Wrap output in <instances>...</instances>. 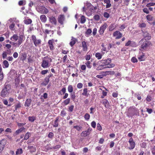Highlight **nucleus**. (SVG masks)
Listing matches in <instances>:
<instances>
[{
	"label": "nucleus",
	"instance_id": "obj_44",
	"mask_svg": "<svg viewBox=\"0 0 155 155\" xmlns=\"http://www.w3.org/2000/svg\"><path fill=\"white\" fill-rule=\"evenodd\" d=\"M66 91V89L65 87H63L61 90L58 92V94L59 95L61 94V92H62L63 93V94H64L65 93Z\"/></svg>",
	"mask_w": 155,
	"mask_h": 155
},
{
	"label": "nucleus",
	"instance_id": "obj_1",
	"mask_svg": "<svg viewBox=\"0 0 155 155\" xmlns=\"http://www.w3.org/2000/svg\"><path fill=\"white\" fill-rule=\"evenodd\" d=\"M11 90V86L9 84H5L1 92V96L5 97L8 96Z\"/></svg>",
	"mask_w": 155,
	"mask_h": 155
},
{
	"label": "nucleus",
	"instance_id": "obj_23",
	"mask_svg": "<svg viewBox=\"0 0 155 155\" xmlns=\"http://www.w3.org/2000/svg\"><path fill=\"white\" fill-rule=\"evenodd\" d=\"M31 100V99H27L26 101L25 104V107H29L30 105Z\"/></svg>",
	"mask_w": 155,
	"mask_h": 155
},
{
	"label": "nucleus",
	"instance_id": "obj_28",
	"mask_svg": "<svg viewBox=\"0 0 155 155\" xmlns=\"http://www.w3.org/2000/svg\"><path fill=\"white\" fill-rule=\"evenodd\" d=\"M24 36V35H20L18 38V41L19 44H21L23 41Z\"/></svg>",
	"mask_w": 155,
	"mask_h": 155
},
{
	"label": "nucleus",
	"instance_id": "obj_4",
	"mask_svg": "<svg viewBox=\"0 0 155 155\" xmlns=\"http://www.w3.org/2000/svg\"><path fill=\"white\" fill-rule=\"evenodd\" d=\"M151 45V43L149 41H145L143 42L139 48L140 50L143 51L147 50V48Z\"/></svg>",
	"mask_w": 155,
	"mask_h": 155
},
{
	"label": "nucleus",
	"instance_id": "obj_62",
	"mask_svg": "<svg viewBox=\"0 0 155 155\" xmlns=\"http://www.w3.org/2000/svg\"><path fill=\"white\" fill-rule=\"evenodd\" d=\"M143 11L147 14H148L149 13L148 9L147 8H144L143 10Z\"/></svg>",
	"mask_w": 155,
	"mask_h": 155
},
{
	"label": "nucleus",
	"instance_id": "obj_21",
	"mask_svg": "<svg viewBox=\"0 0 155 155\" xmlns=\"http://www.w3.org/2000/svg\"><path fill=\"white\" fill-rule=\"evenodd\" d=\"M104 2L106 4V7L107 8H109L111 7V5L110 0H104Z\"/></svg>",
	"mask_w": 155,
	"mask_h": 155
},
{
	"label": "nucleus",
	"instance_id": "obj_40",
	"mask_svg": "<svg viewBox=\"0 0 155 155\" xmlns=\"http://www.w3.org/2000/svg\"><path fill=\"white\" fill-rule=\"evenodd\" d=\"M68 91L69 93H71L73 91V87L72 85H68Z\"/></svg>",
	"mask_w": 155,
	"mask_h": 155
},
{
	"label": "nucleus",
	"instance_id": "obj_52",
	"mask_svg": "<svg viewBox=\"0 0 155 155\" xmlns=\"http://www.w3.org/2000/svg\"><path fill=\"white\" fill-rule=\"evenodd\" d=\"M66 112L65 110H62L61 111L60 115L61 116L64 117L66 116Z\"/></svg>",
	"mask_w": 155,
	"mask_h": 155
},
{
	"label": "nucleus",
	"instance_id": "obj_34",
	"mask_svg": "<svg viewBox=\"0 0 155 155\" xmlns=\"http://www.w3.org/2000/svg\"><path fill=\"white\" fill-rule=\"evenodd\" d=\"M23 150L22 148H18L17 149L16 152V154L17 155L21 154L23 153Z\"/></svg>",
	"mask_w": 155,
	"mask_h": 155
},
{
	"label": "nucleus",
	"instance_id": "obj_20",
	"mask_svg": "<svg viewBox=\"0 0 155 155\" xmlns=\"http://www.w3.org/2000/svg\"><path fill=\"white\" fill-rule=\"evenodd\" d=\"M102 103L106 107H109V103L108 101L106 99H104L102 101Z\"/></svg>",
	"mask_w": 155,
	"mask_h": 155
},
{
	"label": "nucleus",
	"instance_id": "obj_36",
	"mask_svg": "<svg viewBox=\"0 0 155 155\" xmlns=\"http://www.w3.org/2000/svg\"><path fill=\"white\" fill-rule=\"evenodd\" d=\"M25 128L24 127H21L20 128H19L16 130L15 132V133L16 135H18L23 130L25 129Z\"/></svg>",
	"mask_w": 155,
	"mask_h": 155
},
{
	"label": "nucleus",
	"instance_id": "obj_33",
	"mask_svg": "<svg viewBox=\"0 0 155 155\" xmlns=\"http://www.w3.org/2000/svg\"><path fill=\"white\" fill-rule=\"evenodd\" d=\"M36 118V117L34 116H29L28 117V119L29 121L33 122L35 120Z\"/></svg>",
	"mask_w": 155,
	"mask_h": 155
},
{
	"label": "nucleus",
	"instance_id": "obj_17",
	"mask_svg": "<svg viewBox=\"0 0 155 155\" xmlns=\"http://www.w3.org/2000/svg\"><path fill=\"white\" fill-rule=\"evenodd\" d=\"M40 11L42 14H47L48 12V11L45 7L42 6L40 8Z\"/></svg>",
	"mask_w": 155,
	"mask_h": 155
},
{
	"label": "nucleus",
	"instance_id": "obj_25",
	"mask_svg": "<svg viewBox=\"0 0 155 155\" xmlns=\"http://www.w3.org/2000/svg\"><path fill=\"white\" fill-rule=\"evenodd\" d=\"M87 6L88 9V10H92L91 11V12H94V10H95L96 7H93V6H92L90 3H88L87 4Z\"/></svg>",
	"mask_w": 155,
	"mask_h": 155
},
{
	"label": "nucleus",
	"instance_id": "obj_2",
	"mask_svg": "<svg viewBox=\"0 0 155 155\" xmlns=\"http://www.w3.org/2000/svg\"><path fill=\"white\" fill-rule=\"evenodd\" d=\"M51 61L52 59L51 58L48 56L45 57L42 60L41 66L44 68H47L49 66V62Z\"/></svg>",
	"mask_w": 155,
	"mask_h": 155
},
{
	"label": "nucleus",
	"instance_id": "obj_10",
	"mask_svg": "<svg viewBox=\"0 0 155 155\" xmlns=\"http://www.w3.org/2000/svg\"><path fill=\"white\" fill-rule=\"evenodd\" d=\"M54 43V40L53 39L49 40L48 42V46H49L50 50L51 51H53L54 48L53 45V43Z\"/></svg>",
	"mask_w": 155,
	"mask_h": 155
},
{
	"label": "nucleus",
	"instance_id": "obj_13",
	"mask_svg": "<svg viewBox=\"0 0 155 155\" xmlns=\"http://www.w3.org/2000/svg\"><path fill=\"white\" fill-rule=\"evenodd\" d=\"M129 142L130 143V146L129 149H133L135 146V143L133 141V139L132 138H131L129 139Z\"/></svg>",
	"mask_w": 155,
	"mask_h": 155
},
{
	"label": "nucleus",
	"instance_id": "obj_64",
	"mask_svg": "<svg viewBox=\"0 0 155 155\" xmlns=\"http://www.w3.org/2000/svg\"><path fill=\"white\" fill-rule=\"evenodd\" d=\"M74 106L73 105H71L69 107V111L72 112L73 110Z\"/></svg>",
	"mask_w": 155,
	"mask_h": 155
},
{
	"label": "nucleus",
	"instance_id": "obj_22",
	"mask_svg": "<svg viewBox=\"0 0 155 155\" xmlns=\"http://www.w3.org/2000/svg\"><path fill=\"white\" fill-rule=\"evenodd\" d=\"M59 117H57L56 118L55 120L54 121V124H53V127H56L58 126Z\"/></svg>",
	"mask_w": 155,
	"mask_h": 155
},
{
	"label": "nucleus",
	"instance_id": "obj_24",
	"mask_svg": "<svg viewBox=\"0 0 155 155\" xmlns=\"http://www.w3.org/2000/svg\"><path fill=\"white\" fill-rule=\"evenodd\" d=\"M40 19L42 22L45 23L47 21V17L45 15H41L40 16Z\"/></svg>",
	"mask_w": 155,
	"mask_h": 155
},
{
	"label": "nucleus",
	"instance_id": "obj_12",
	"mask_svg": "<svg viewBox=\"0 0 155 155\" xmlns=\"http://www.w3.org/2000/svg\"><path fill=\"white\" fill-rule=\"evenodd\" d=\"M137 57L140 61H144L145 58L144 54L142 52H139Z\"/></svg>",
	"mask_w": 155,
	"mask_h": 155
},
{
	"label": "nucleus",
	"instance_id": "obj_8",
	"mask_svg": "<svg viewBox=\"0 0 155 155\" xmlns=\"http://www.w3.org/2000/svg\"><path fill=\"white\" fill-rule=\"evenodd\" d=\"M126 46H130L133 47H136L137 46V45L136 43L132 41L129 40L125 44Z\"/></svg>",
	"mask_w": 155,
	"mask_h": 155
},
{
	"label": "nucleus",
	"instance_id": "obj_9",
	"mask_svg": "<svg viewBox=\"0 0 155 155\" xmlns=\"http://www.w3.org/2000/svg\"><path fill=\"white\" fill-rule=\"evenodd\" d=\"M64 20L65 16L64 15H59L58 18V21L60 24L63 25Z\"/></svg>",
	"mask_w": 155,
	"mask_h": 155
},
{
	"label": "nucleus",
	"instance_id": "obj_30",
	"mask_svg": "<svg viewBox=\"0 0 155 155\" xmlns=\"http://www.w3.org/2000/svg\"><path fill=\"white\" fill-rule=\"evenodd\" d=\"M28 148L30 150V152L31 153L34 152L36 150V148L33 146H28Z\"/></svg>",
	"mask_w": 155,
	"mask_h": 155
},
{
	"label": "nucleus",
	"instance_id": "obj_15",
	"mask_svg": "<svg viewBox=\"0 0 155 155\" xmlns=\"http://www.w3.org/2000/svg\"><path fill=\"white\" fill-rule=\"evenodd\" d=\"M49 21L52 24L56 25L57 24V20L54 17L51 16L49 17Z\"/></svg>",
	"mask_w": 155,
	"mask_h": 155
},
{
	"label": "nucleus",
	"instance_id": "obj_56",
	"mask_svg": "<svg viewBox=\"0 0 155 155\" xmlns=\"http://www.w3.org/2000/svg\"><path fill=\"white\" fill-rule=\"evenodd\" d=\"M21 107V104L19 103L15 105V109L16 110L18 108H19Z\"/></svg>",
	"mask_w": 155,
	"mask_h": 155
},
{
	"label": "nucleus",
	"instance_id": "obj_47",
	"mask_svg": "<svg viewBox=\"0 0 155 155\" xmlns=\"http://www.w3.org/2000/svg\"><path fill=\"white\" fill-rule=\"evenodd\" d=\"M115 27L114 24H111L109 27V31H113L115 28Z\"/></svg>",
	"mask_w": 155,
	"mask_h": 155
},
{
	"label": "nucleus",
	"instance_id": "obj_43",
	"mask_svg": "<svg viewBox=\"0 0 155 155\" xmlns=\"http://www.w3.org/2000/svg\"><path fill=\"white\" fill-rule=\"evenodd\" d=\"M146 18L149 21H152L153 18V17L150 15H147Z\"/></svg>",
	"mask_w": 155,
	"mask_h": 155
},
{
	"label": "nucleus",
	"instance_id": "obj_50",
	"mask_svg": "<svg viewBox=\"0 0 155 155\" xmlns=\"http://www.w3.org/2000/svg\"><path fill=\"white\" fill-rule=\"evenodd\" d=\"M25 1H24L23 0L20 1L18 2V5L20 6L24 5H25Z\"/></svg>",
	"mask_w": 155,
	"mask_h": 155
},
{
	"label": "nucleus",
	"instance_id": "obj_18",
	"mask_svg": "<svg viewBox=\"0 0 155 155\" xmlns=\"http://www.w3.org/2000/svg\"><path fill=\"white\" fill-rule=\"evenodd\" d=\"M111 66H108L107 65L106 66V65H103L100 64L97 67V70H100L107 68H111Z\"/></svg>",
	"mask_w": 155,
	"mask_h": 155
},
{
	"label": "nucleus",
	"instance_id": "obj_53",
	"mask_svg": "<svg viewBox=\"0 0 155 155\" xmlns=\"http://www.w3.org/2000/svg\"><path fill=\"white\" fill-rule=\"evenodd\" d=\"M70 95H71V98L73 100H74L75 99V97H76L75 93H71V94Z\"/></svg>",
	"mask_w": 155,
	"mask_h": 155
},
{
	"label": "nucleus",
	"instance_id": "obj_58",
	"mask_svg": "<svg viewBox=\"0 0 155 155\" xmlns=\"http://www.w3.org/2000/svg\"><path fill=\"white\" fill-rule=\"evenodd\" d=\"M91 32L92 31L91 29L90 28H88L87 30V31H86L85 34L87 35H89L91 33Z\"/></svg>",
	"mask_w": 155,
	"mask_h": 155
},
{
	"label": "nucleus",
	"instance_id": "obj_57",
	"mask_svg": "<svg viewBox=\"0 0 155 155\" xmlns=\"http://www.w3.org/2000/svg\"><path fill=\"white\" fill-rule=\"evenodd\" d=\"M85 64L87 65V68H91V66L90 65L91 62L90 61H87V62L85 63Z\"/></svg>",
	"mask_w": 155,
	"mask_h": 155
},
{
	"label": "nucleus",
	"instance_id": "obj_51",
	"mask_svg": "<svg viewBox=\"0 0 155 155\" xmlns=\"http://www.w3.org/2000/svg\"><path fill=\"white\" fill-rule=\"evenodd\" d=\"M87 88H84L83 89V92L82 93V95L84 96H87Z\"/></svg>",
	"mask_w": 155,
	"mask_h": 155
},
{
	"label": "nucleus",
	"instance_id": "obj_55",
	"mask_svg": "<svg viewBox=\"0 0 155 155\" xmlns=\"http://www.w3.org/2000/svg\"><path fill=\"white\" fill-rule=\"evenodd\" d=\"M61 147V146L60 145H57L55 147H52L50 149H59Z\"/></svg>",
	"mask_w": 155,
	"mask_h": 155
},
{
	"label": "nucleus",
	"instance_id": "obj_38",
	"mask_svg": "<svg viewBox=\"0 0 155 155\" xmlns=\"http://www.w3.org/2000/svg\"><path fill=\"white\" fill-rule=\"evenodd\" d=\"M70 101V98H68L65 100L63 102V103L65 105H67L69 103Z\"/></svg>",
	"mask_w": 155,
	"mask_h": 155
},
{
	"label": "nucleus",
	"instance_id": "obj_27",
	"mask_svg": "<svg viewBox=\"0 0 155 155\" xmlns=\"http://www.w3.org/2000/svg\"><path fill=\"white\" fill-rule=\"evenodd\" d=\"M3 66L4 68H7L8 67L9 64L8 62L6 60H4L3 62Z\"/></svg>",
	"mask_w": 155,
	"mask_h": 155
},
{
	"label": "nucleus",
	"instance_id": "obj_63",
	"mask_svg": "<svg viewBox=\"0 0 155 155\" xmlns=\"http://www.w3.org/2000/svg\"><path fill=\"white\" fill-rule=\"evenodd\" d=\"M103 15L105 18H109L110 16L109 14H108V13L107 12H104L103 14Z\"/></svg>",
	"mask_w": 155,
	"mask_h": 155
},
{
	"label": "nucleus",
	"instance_id": "obj_39",
	"mask_svg": "<svg viewBox=\"0 0 155 155\" xmlns=\"http://www.w3.org/2000/svg\"><path fill=\"white\" fill-rule=\"evenodd\" d=\"M31 134L30 133L28 132H27L26 133L25 136L24 140H27L29 138V137L31 136Z\"/></svg>",
	"mask_w": 155,
	"mask_h": 155
},
{
	"label": "nucleus",
	"instance_id": "obj_5",
	"mask_svg": "<svg viewBox=\"0 0 155 155\" xmlns=\"http://www.w3.org/2000/svg\"><path fill=\"white\" fill-rule=\"evenodd\" d=\"M31 38V40L35 47L38 46L41 44V40L40 39H37L35 35H32Z\"/></svg>",
	"mask_w": 155,
	"mask_h": 155
},
{
	"label": "nucleus",
	"instance_id": "obj_48",
	"mask_svg": "<svg viewBox=\"0 0 155 155\" xmlns=\"http://www.w3.org/2000/svg\"><path fill=\"white\" fill-rule=\"evenodd\" d=\"M90 115L88 113L86 114L84 116V118L85 119L87 120H88L90 118Z\"/></svg>",
	"mask_w": 155,
	"mask_h": 155
},
{
	"label": "nucleus",
	"instance_id": "obj_42",
	"mask_svg": "<svg viewBox=\"0 0 155 155\" xmlns=\"http://www.w3.org/2000/svg\"><path fill=\"white\" fill-rule=\"evenodd\" d=\"M5 47L9 49V50H7V51L8 52H9V54H10L11 53V51L9 49L11 47V45L9 44H7L5 45Z\"/></svg>",
	"mask_w": 155,
	"mask_h": 155
},
{
	"label": "nucleus",
	"instance_id": "obj_16",
	"mask_svg": "<svg viewBox=\"0 0 155 155\" xmlns=\"http://www.w3.org/2000/svg\"><path fill=\"white\" fill-rule=\"evenodd\" d=\"M5 139H3L0 141V153L3 151L5 143L3 142V141H5Z\"/></svg>",
	"mask_w": 155,
	"mask_h": 155
},
{
	"label": "nucleus",
	"instance_id": "obj_29",
	"mask_svg": "<svg viewBox=\"0 0 155 155\" xmlns=\"http://www.w3.org/2000/svg\"><path fill=\"white\" fill-rule=\"evenodd\" d=\"M103 73L104 74L105 76L109 74L113 75L114 74V71H107L105 72H103Z\"/></svg>",
	"mask_w": 155,
	"mask_h": 155
},
{
	"label": "nucleus",
	"instance_id": "obj_60",
	"mask_svg": "<svg viewBox=\"0 0 155 155\" xmlns=\"http://www.w3.org/2000/svg\"><path fill=\"white\" fill-rule=\"evenodd\" d=\"M7 53L6 52H4L2 54V57L3 59H5L7 57Z\"/></svg>",
	"mask_w": 155,
	"mask_h": 155
},
{
	"label": "nucleus",
	"instance_id": "obj_35",
	"mask_svg": "<svg viewBox=\"0 0 155 155\" xmlns=\"http://www.w3.org/2000/svg\"><path fill=\"white\" fill-rule=\"evenodd\" d=\"M15 85L16 87H18L19 84L20 83V80L18 78H16L15 80Z\"/></svg>",
	"mask_w": 155,
	"mask_h": 155
},
{
	"label": "nucleus",
	"instance_id": "obj_41",
	"mask_svg": "<svg viewBox=\"0 0 155 155\" xmlns=\"http://www.w3.org/2000/svg\"><path fill=\"white\" fill-rule=\"evenodd\" d=\"M9 43L10 44H12V45L14 46L15 47L18 46L19 47L21 44H19L18 42V41L17 43L15 42L12 41H10Z\"/></svg>",
	"mask_w": 155,
	"mask_h": 155
},
{
	"label": "nucleus",
	"instance_id": "obj_26",
	"mask_svg": "<svg viewBox=\"0 0 155 155\" xmlns=\"http://www.w3.org/2000/svg\"><path fill=\"white\" fill-rule=\"evenodd\" d=\"M82 47L83 50L84 51H87V48L86 42L85 41L82 42Z\"/></svg>",
	"mask_w": 155,
	"mask_h": 155
},
{
	"label": "nucleus",
	"instance_id": "obj_59",
	"mask_svg": "<svg viewBox=\"0 0 155 155\" xmlns=\"http://www.w3.org/2000/svg\"><path fill=\"white\" fill-rule=\"evenodd\" d=\"M73 127L75 128L77 130L79 131L82 128V127L78 126H74Z\"/></svg>",
	"mask_w": 155,
	"mask_h": 155
},
{
	"label": "nucleus",
	"instance_id": "obj_11",
	"mask_svg": "<svg viewBox=\"0 0 155 155\" xmlns=\"http://www.w3.org/2000/svg\"><path fill=\"white\" fill-rule=\"evenodd\" d=\"M143 32V35L145 38H146L147 40H150L151 38V36L150 34L147 31H143L142 30Z\"/></svg>",
	"mask_w": 155,
	"mask_h": 155
},
{
	"label": "nucleus",
	"instance_id": "obj_19",
	"mask_svg": "<svg viewBox=\"0 0 155 155\" xmlns=\"http://www.w3.org/2000/svg\"><path fill=\"white\" fill-rule=\"evenodd\" d=\"M18 38V36L17 34H14L10 38V40L14 41H16Z\"/></svg>",
	"mask_w": 155,
	"mask_h": 155
},
{
	"label": "nucleus",
	"instance_id": "obj_14",
	"mask_svg": "<svg viewBox=\"0 0 155 155\" xmlns=\"http://www.w3.org/2000/svg\"><path fill=\"white\" fill-rule=\"evenodd\" d=\"M107 26V24H104L100 27V30L99 31V32L100 34H102L104 33V31L106 28Z\"/></svg>",
	"mask_w": 155,
	"mask_h": 155
},
{
	"label": "nucleus",
	"instance_id": "obj_6",
	"mask_svg": "<svg viewBox=\"0 0 155 155\" xmlns=\"http://www.w3.org/2000/svg\"><path fill=\"white\" fill-rule=\"evenodd\" d=\"M91 131L92 129L89 128L87 130L83 131L81 134V136L82 137H86L90 134Z\"/></svg>",
	"mask_w": 155,
	"mask_h": 155
},
{
	"label": "nucleus",
	"instance_id": "obj_61",
	"mask_svg": "<svg viewBox=\"0 0 155 155\" xmlns=\"http://www.w3.org/2000/svg\"><path fill=\"white\" fill-rule=\"evenodd\" d=\"M48 71V70H43L41 71V74L42 75H45L46 74Z\"/></svg>",
	"mask_w": 155,
	"mask_h": 155
},
{
	"label": "nucleus",
	"instance_id": "obj_3",
	"mask_svg": "<svg viewBox=\"0 0 155 155\" xmlns=\"http://www.w3.org/2000/svg\"><path fill=\"white\" fill-rule=\"evenodd\" d=\"M111 62V59L110 58L107 59V60H103L98 62L99 64H101L103 65H106L107 66H111V68L114 67L115 64H110Z\"/></svg>",
	"mask_w": 155,
	"mask_h": 155
},
{
	"label": "nucleus",
	"instance_id": "obj_49",
	"mask_svg": "<svg viewBox=\"0 0 155 155\" xmlns=\"http://www.w3.org/2000/svg\"><path fill=\"white\" fill-rule=\"evenodd\" d=\"M146 24L144 23L139 24V27L141 28H145L146 27Z\"/></svg>",
	"mask_w": 155,
	"mask_h": 155
},
{
	"label": "nucleus",
	"instance_id": "obj_37",
	"mask_svg": "<svg viewBox=\"0 0 155 155\" xmlns=\"http://www.w3.org/2000/svg\"><path fill=\"white\" fill-rule=\"evenodd\" d=\"M86 20L85 17L84 15L81 16V24L84 23L85 22Z\"/></svg>",
	"mask_w": 155,
	"mask_h": 155
},
{
	"label": "nucleus",
	"instance_id": "obj_7",
	"mask_svg": "<svg viewBox=\"0 0 155 155\" xmlns=\"http://www.w3.org/2000/svg\"><path fill=\"white\" fill-rule=\"evenodd\" d=\"M122 34L119 31H117L113 33V36L115 38V39H118L122 37Z\"/></svg>",
	"mask_w": 155,
	"mask_h": 155
},
{
	"label": "nucleus",
	"instance_id": "obj_46",
	"mask_svg": "<svg viewBox=\"0 0 155 155\" xmlns=\"http://www.w3.org/2000/svg\"><path fill=\"white\" fill-rule=\"evenodd\" d=\"M104 53L103 52H102L101 53H97V59H101V58L102 56L104 55Z\"/></svg>",
	"mask_w": 155,
	"mask_h": 155
},
{
	"label": "nucleus",
	"instance_id": "obj_54",
	"mask_svg": "<svg viewBox=\"0 0 155 155\" xmlns=\"http://www.w3.org/2000/svg\"><path fill=\"white\" fill-rule=\"evenodd\" d=\"M118 95V93L117 91L113 92L112 94V96L114 97H117Z\"/></svg>",
	"mask_w": 155,
	"mask_h": 155
},
{
	"label": "nucleus",
	"instance_id": "obj_45",
	"mask_svg": "<svg viewBox=\"0 0 155 155\" xmlns=\"http://www.w3.org/2000/svg\"><path fill=\"white\" fill-rule=\"evenodd\" d=\"M76 43V40L74 39H72L70 42V45L71 46H73Z\"/></svg>",
	"mask_w": 155,
	"mask_h": 155
},
{
	"label": "nucleus",
	"instance_id": "obj_31",
	"mask_svg": "<svg viewBox=\"0 0 155 155\" xmlns=\"http://www.w3.org/2000/svg\"><path fill=\"white\" fill-rule=\"evenodd\" d=\"M27 57V54L25 53H22L21 54V56L20 57V60L23 61L25 60Z\"/></svg>",
	"mask_w": 155,
	"mask_h": 155
},
{
	"label": "nucleus",
	"instance_id": "obj_32",
	"mask_svg": "<svg viewBox=\"0 0 155 155\" xmlns=\"http://www.w3.org/2000/svg\"><path fill=\"white\" fill-rule=\"evenodd\" d=\"M24 21L25 24L29 25L31 23L32 21L31 19L29 18L25 19Z\"/></svg>",
	"mask_w": 155,
	"mask_h": 155
}]
</instances>
